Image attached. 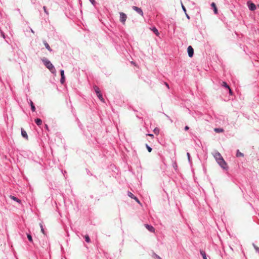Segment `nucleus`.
<instances>
[{"label": "nucleus", "instance_id": "nucleus-1", "mask_svg": "<svg viewBox=\"0 0 259 259\" xmlns=\"http://www.w3.org/2000/svg\"><path fill=\"white\" fill-rule=\"evenodd\" d=\"M213 156L217 160V162L219 164V165L223 168H225L226 167V162L223 159L222 155L220 153L218 152H215L213 154Z\"/></svg>", "mask_w": 259, "mask_h": 259}, {"label": "nucleus", "instance_id": "nucleus-2", "mask_svg": "<svg viewBox=\"0 0 259 259\" xmlns=\"http://www.w3.org/2000/svg\"><path fill=\"white\" fill-rule=\"evenodd\" d=\"M42 61L45 66L50 70V71L52 73H54L55 72V68L50 61L46 59H43Z\"/></svg>", "mask_w": 259, "mask_h": 259}, {"label": "nucleus", "instance_id": "nucleus-3", "mask_svg": "<svg viewBox=\"0 0 259 259\" xmlns=\"http://www.w3.org/2000/svg\"><path fill=\"white\" fill-rule=\"evenodd\" d=\"M127 16L125 14H124L123 12L120 13V21L121 22H122L123 24H125V21L126 20Z\"/></svg>", "mask_w": 259, "mask_h": 259}, {"label": "nucleus", "instance_id": "nucleus-4", "mask_svg": "<svg viewBox=\"0 0 259 259\" xmlns=\"http://www.w3.org/2000/svg\"><path fill=\"white\" fill-rule=\"evenodd\" d=\"M188 53L190 57H192L194 54V50L193 48L190 46L188 47Z\"/></svg>", "mask_w": 259, "mask_h": 259}, {"label": "nucleus", "instance_id": "nucleus-5", "mask_svg": "<svg viewBox=\"0 0 259 259\" xmlns=\"http://www.w3.org/2000/svg\"><path fill=\"white\" fill-rule=\"evenodd\" d=\"M133 9L135 11H136L137 13H138L139 14H140L141 16L143 15V13L142 10V9L139 7H137L136 6H133Z\"/></svg>", "mask_w": 259, "mask_h": 259}, {"label": "nucleus", "instance_id": "nucleus-6", "mask_svg": "<svg viewBox=\"0 0 259 259\" xmlns=\"http://www.w3.org/2000/svg\"><path fill=\"white\" fill-rule=\"evenodd\" d=\"M61 78L60 79V82L62 84H63L65 81V75L64 72L63 70H61L60 71Z\"/></svg>", "mask_w": 259, "mask_h": 259}, {"label": "nucleus", "instance_id": "nucleus-7", "mask_svg": "<svg viewBox=\"0 0 259 259\" xmlns=\"http://www.w3.org/2000/svg\"><path fill=\"white\" fill-rule=\"evenodd\" d=\"M145 226L149 231L154 232L155 229L152 226L146 224Z\"/></svg>", "mask_w": 259, "mask_h": 259}, {"label": "nucleus", "instance_id": "nucleus-8", "mask_svg": "<svg viewBox=\"0 0 259 259\" xmlns=\"http://www.w3.org/2000/svg\"><path fill=\"white\" fill-rule=\"evenodd\" d=\"M248 7L251 11H254L256 9V6L253 3L248 4Z\"/></svg>", "mask_w": 259, "mask_h": 259}, {"label": "nucleus", "instance_id": "nucleus-9", "mask_svg": "<svg viewBox=\"0 0 259 259\" xmlns=\"http://www.w3.org/2000/svg\"><path fill=\"white\" fill-rule=\"evenodd\" d=\"M21 135L23 138L28 140V136H27V133L23 128H21Z\"/></svg>", "mask_w": 259, "mask_h": 259}, {"label": "nucleus", "instance_id": "nucleus-10", "mask_svg": "<svg viewBox=\"0 0 259 259\" xmlns=\"http://www.w3.org/2000/svg\"><path fill=\"white\" fill-rule=\"evenodd\" d=\"M98 97L99 98V99L103 102H105V100L104 98H103L102 94L101 93V91L99 92V93H96Z\"/></svg>", "mask_w": 259, "mask_h": 259}, {"label": "nucleus", "instance_id": "nucleus-11", "mask_svg": "<svg viewBox=\"0 0 259 259\" xmlns=\"http://www.w3.org/2000/svg\"><path fill=\"white\" fill-rule=\"evenodd\" d=\"M211 6L213 8V11H214V13L215 14H217L218 13V10H217V7H216V5L214 3H212L211 4Z\"/></svg>", "mask_w": 259, "mask_h": 259}, {"label": "nucleus", "instance_id": "nucleus-12", "mask_svg": "<svg viewBox=\"0 0 259 259\" xmlns=\"http://www.w3.org/2000/svg\"><path fill=\"white\" fill-rule=\"evenodd\" d=\"M10 198L11 199H13V200H15V201L18 202L19 203H20L21 202V200L19 199L18 198H17V197H16L14 196L10 195Z\"/></svg>", "mask_w": 259, "mask_h": 259}, {"label": "nucleus", "instance_id": "nucleus-13", "mask_svg": "<svg viewBox=\"0 0 259 259\" xmlns=\"http://www.w3.org/2000/svg\"><path fill=\"white\" fill-rule=\"evenodd\" d=\"M35 122L37 125H40L42 123V121L39 118H37L35 120Z\"/></svg>", "mask_w": 259, "mask_h": 259}, {"label": "nucleus", "instance_id": "nucleus-14", "mask_svg": "<svg viewBox=\"0 0 259 259\" xmlns=\"http://www.w3.org/2000/svg\"><path fill=\"white\" fill-rule=\"evenodd\" d=\"M152 30L157 36H159V33L158 32V31L155 27L153 28L152 29Z\"/></svg>", "mask_w": 259, "mask_h": 259}, {"label": "nucleus", "instance_id": "nucleus-15", "mask_svg": "<svg viewBox=\"0 0 259 259\" xmlns=\"http://www.w3.org/2000/svg\"><path fill=\"white\" fill-rule=\"evenodd\" d=\"M200 253L202 255L203 259H207L206 257L205 252L203 250H200Z\"/></svg>", "mask_w": 259, "mask_h": 259}, {"label": "nucleus", "instance_id": "nucleus-16", "mask_svg": "<svg viewBox=\"0 0 259 259\" xmlns=\"http://www.w3.org/2000/svg\"><path fill=\"white\" fill-rule=\"evenodd\" d=\"M30 104L32 111L34 112L35 110V108L32 101H30Z\"/></svg>", "mask_w": 259, "mask_h": 259}, {"label": "nucleus", "instance_id": "nucleus-17", "mask_svg": "<svg viewBox=\"0 0 259 259\" xmlns=\"http://www.w3.org/2000/svg\"><path fill=\"white\" fill-rule=\"evenodd\" d=\"M44 45H45V46L46 48H47L49 51H52V50H51V48H50V46L49 45V44H48L47 42L45 41V42H44Z\"/></svg>", "mask_w": 259, "mask_h": 259}, {"label": "nucleus", "instance_id": "nucleus-18", "mask_svg": "<svg viewBox=\"0 0 259 259\" xmlns=\"http://www.w3.org/2000/svg\"><path fill=\"white\" fill-rule=\"evenodd\" d=\"M27 238H28V239L29 240V241L30 242L33 243V239H32V237L31 235L29 234H27Z\"/></svg>", "mask_w": 259, "mask_h": 259}, {"label": "nucleus", "instance_id": "nucleus-19", "mask_svg": "<svg viewBox=\"0 0 259 259\" xmlns=\"http://www.w3.org/2000/svg\"><path fill=\"white\" fill-rule=\"evenodd\" d=\"M214 131L217 133H220L223 132L224 131V130L221 128H214Z\"/></svg>", "mask_w": 259, "mask_h": 259}, {"label": "nucleus", "instance_id": "nucleus-20", "mask_svg": "<svg viewBox=\"0 0 259 259\" xmlns=\"http://www.w3.org/2000/svg\"><path fill=\"white\" fill-rule=\"evenodd\" d=\"M94 90L96 93H99V92L100 91L99 88L97 85H95L94 87Z\"/></svg>", "mask_w": 259, "mask_h": 259}, {"label": "nucleus", "instance_id": "nucleus-21", "mask_svg": "<svg viewBox=\"0 0 259 259\" xmlns=\"http://www.w3.org/2000/svg\"><path fill=\"white\" fill-rule=\"evenodd\" d=\"M39 226H40V227L41 228V232L44 234L45 235V230H44V229L43 228V226H42V224L40 223L39 224Z\"/></svg>", "mask_w": 259, "mask_h": 259}, {"label": "nucleus", "instance_id": "nucleus-22", "mask_svg": "<svg viewBox=\"0 0 259 259\" xmlns=\"http://www.w3.org/2000/svg\"><path fill=\"white\" fill-rule=\"evenodd\" d=\"M153 132L156 135H158L159 133V130L158 128H155L153 130Z\"/></svg>", "mask_w": 259, "mask_h": 259}, {"label": "nucleus", "instance_id": "nucleus-23", "mask_svg": "<svg viewBox=\"0 0 259 259\" xmlns=\"http://www.w3.org/2000/svg\"><path fill=\"white\" fill-rule=\"evenodd\" d=\"M127 195L131 198L134 199V197H135L131 192H128L127 193Z\"/></svg>", "mask_w": 259, "mask_h": 259}, {"label": "nucleus", "instance_id": "nucleus-24", "mask_svg": "<svg viewBox=\"0 0 259 259\" xmlns=\"http://www.w3.org/2000/svg\"><path fill=\"white\" fill-rule=\"evenodd\" d=\"M85 241L87 242H88V243L90 242V237H89V236L88 235H85Z\"/></svg>", "mask_w": 259, "mask_h": 259}, {"label": "nucleus", "instance_id": "nucleus-25", "mask_svg": "<svg viewBox=\"0 0 259 259\" xmlns=\"http://www.w3.org/2000/svg\"><path fill=\"white\" fill-rule=\"evenodd\" d=\"M146 147L149 152H151L152 151V148L150 147L147 144L146 145Z\"/></svg>", "mask_w": 259, "mask_h": 259}, {"label": "nucleus", "instance_id": "nucleus-26", "mask_svg": "<svg viewBox=\"0 0 259 259\" xmlns=\"http://www.w3.org/2000/svg\"><path fill=\"white\" fill-rule=\"evenodd\" d=\"M236 156H237V157H239V156H243V154L242 153H241L240 152L238 151V152H237V154H236Z\"/></svg>", "mask_w": 259, "mask_h": 259}, {"label": "nucleus", "instance_id": "nucleus-27", "mask_svg": "<svg viewBox=\"0 0 259 259\" xmlns=\"http://www.w3.org/2000/svg\"><path fill=\"white\" fill-rule=\"evenodd\" d=\"M134 199H135L138 203H139V204L141 203L140 201L139 200V199L136 196L134 197Z\"/></svg>", "mask_w": 259, "mask_h": 259}, {"label": "nucleus", "instance_id": "nucleus-28", "mask_svg": "<svg viewBox=\"0 0 259 259\" xmlns=\"http://www.w3.org/2000/svg\"><path fill=\"white\" fill-rule=\"evenodd\" d=\"M182 9H183V11L186 13V9L185 8V7L184 6V5H183L182 3Z\"/></svg>", "mask_w": 259, "mask_h": 259}, {"label": "nucleus", "instance_id": "nucleus-29", "mask_svg": "<svg viewBox=\"0 0 259 259\" xmlns=\"http://www.w3.org/2000/svg\"><path fill=\"white\" fill-rule=\"evenodd\" d=\"M228 90H229L230 94L232 95V92L231 89L230 88V87L228 85Z\"/></svg>", "mask_w": 259, "mask_h": 259}, {"label": "nucleus", "instance_id": "nucleus-30", "mask_svg": "<svg viewBox=\"0 0 259 259\" xmlns=\"http://www.w3.org/2000/svg\"><path fill=\"white\" fill-rule=\"evenodd\" d=\"M43 8H44V10L45 12L47 14H48L49 13H48V11H47V10H46V7L45 6H44Z\"/></svg>", "mask_w": 259, "mask_h": 259}, {"label": "nucleus", "instance_id": "nucleus-31", "mask_svg": "<svg viewBox=\"0 0 259 259\" xmlns=\"http://www.w3.org/2000/svg\"><path fill=\"white\" fill-rule=\"evenodd\" d=\"M90 1L92 3V4L94 5L95 3V0H90Z\"/></svg>", "mask_w": 259, "mask_h": 259}, {"label": "nucleus", "instance_id": "nucleus-32", "mask_svg": "<svg viewBox=\"0 0 259 259\" xmlns=\"http://www.w3.org/2000/svg\"><path fill=\"white\" fill-rule=\"evenodd\" d=\"M223 85L225 87L227 88V83L226 82H223Z\"/></svg>", "mask_w": 259, "mask_h": 259}, {"label": "nucleus", "instance_id": "nucleus-33", "mask_svg": "<svg viewBox=\"0 0 259 259\" xmlns=\"http://www.w3.org/2000/svg\"><path fill=\"white\" fill-rule=\"evenodd\" d=\"M189 126H185V130L186 131L188 130H189Z\"/></svg>", "mask_w": 259, "mask_h": 259}, {"label": "nucleus", "instance_id": "nucleus-34", "mask_svg": "<svg viewBox=\"0 0 259 259\" xmlns=\"http://www.w3.org/2000/svg\"><path fill=\"white\" fill-rule=\"evenodd\" d=\"M164 84H165L166 87L169 89V85L166 83V82H165Z\"/></svg>", "mask_w": 259, "mask_h": 259}, {"label": "nucleus", "instance_id": "nucleus-35", "mask_svg": "<svg viewBox=\"0 0 259 259\" xmlns=\"http://www.w3.org/2000/svg\"><path fill=\"white\" fill-rule=\"evenodd\" d=\"M156 257L157 259H162L159 256L156 255Z\"/></svg>", "mask_w": 259, "mask_h": 259}, {"label": "nucleus", "instance_id": "nucleus-36", "mask_svg": "<svg viewBox=\"0 0 259 259\" xmlns=\"http://www.w3.org/2000/svg\"><path fill=\"white\" fill-rule=\"evenodd\" d=\"M187 157H188L189 160H190V154L189 153H187Z\"/></svg>", "mask_w": 259, "mask_h": 259}, {"label": "nucleus", "instance_id": "nucleus-37", "mask_svg": "<svg viewBox=\"0 0 259 259\" xmlns=\"http://www.w3.org/2000/svg\"><path fill=\"white\" fill-rule=\"evenodd\" d=\"M185 14H186V16L187 18L188 19H190V17H189V15L186 13V12L185 13Z\"/></svg>", "mask_w": 259, "mask_h": 259}, {"label": "nucleus", "instance_id": "nucleus-38", "mask_svg": "<svg viewBox=\"0 0 259 259\" xmlns=\"http://www.w3.org/2000/svg\"><path fill=\"white\" fill-rule=\"evenodd\" d=\"M147 135L148 136H150V137H153V135L152 134H147Z\"/></svg>", "mask_w": 259, "mask_h": 259}, {"label": "nucleus", "instance_id": "nucleus-39", "mask_svg": "<svg viewBox=\"0 0 259 259\" xmlns=\"http://www.w3.org/2000/svg\"><path fill=\"white\" fill-rule=\"evenodd\" d=\"M254 248H255V249H256L257 251H259V248H258V247H256V246H254Z\"/></svg>", "mask_w": 259, "mask_h": 259}, {"label": "nucleus", "instance_id": "nucleus-40", "mask_svg": "<svg viewBox=\"0 0 259 259\" xmlns=\"http://www.w3.org/2000/svg\"><path fill=\"white\" fill-rule=\"evenodd\" d=\"M45 127L47 130L48 129V126L47 124L45 125Z\"/></svg>", "mask_w": 259, "mask_h": 259}, {"label": "nucleus", "instance_id": "nucleus-41", "mask_svg": "<svg viewBox=\"0 0 259 259\" xmlns=\"http://www.w3.org/2000/svg\"><path fill=\"white\" fill-rule=\"evenodd\" d=\"M31 31L33 33H34V31H33L32 29H31Z\"/></svg>", "mask_w": 259, "mask_h": 259}, {"label": "nucleus", "instance_id": "nucleus-42", "mask_svg": "<svg viewBox=\"0 0 259 259\" xmlns=\"http://www.w3.org/2000/svg\"><path fill=\"white\" fill-rule=\"evenodd\" d=\"M131 63H132L133 64H134V65H135V66H136V64H135L134 62H132Z\"/></svg>", "mask_w": 259, "mask_h": 259}, {"label": "nucleus", "instance_id": "nucleus-43", "mask_svg": "<svg viewBox=\"0 0 259 259\" xmlns=\"http://www.w3.org/2000/svg\"><path fill=\"white\" fill-rule=\"evenodd\" d=\"M258 7H259V6H258Z\"/></svg>", "mask_w": 259, "mask_h": 259}]
</instances>
